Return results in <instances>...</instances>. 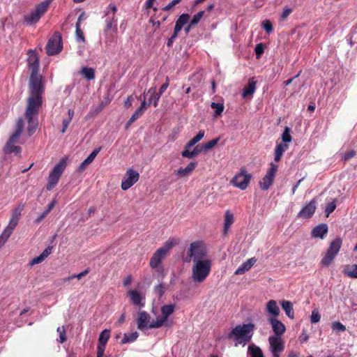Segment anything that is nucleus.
Listing matches in <instances>:
<instances>
[{
	"mask_svg": "<svg viewBox=\"0 0 357 357\" xmlns=\"http://www.w3.org/2000/svg\"><path fill=\"white\" fill-rule=\"evenodd\" d=\"M27 54V65L31 75L29 81V95L26 100L24 116L28 123L27 132L31 136L38 126V114L43 102L45 86L43 76L38 73L40 62L36 50H29Z\"/></svg>",
	"mask_w": 357,
	"mask_h": 357,
	"instance_id": "obj_1",
	"label": "nucleus"
},
{
	"mask_svg": "<svg viewBox=\"0 0 357 357\" xmlns=\"http://www.w3.org/2000/svg\"><path fill=\"white\" fill-rule=\"evenodd\" d=\"M255 329V325L252 323L238 325L228 334V338H233L236 344L245 346L251 341Z\"/></svg>",
	"mask_w": 357,
	"mask_h": 357,
	"instance_id": "obj_2",
	"label": "nucleus"
},
{
	"mask_svg": "<svg viewBox=\"0 0 357 357\" xmlns=\"http://www.w3.org/2000/svg\"><path fill=\"white\" fill-rule=\"evenodd\" d=\"M211 261L210 259L199 260L194 262L192 268V279L195 282H203L210 274Z\"/></svg>",
	"mask_w": 357,
	"mask_h": 357,
	"instance_id": "obj_3",
	"label": "nucleus"
},
{
	"mask_svg": "<svg viewBox=\"0 0 357 357\" xmlns=\"http://www.w3.org/2000/svg\"><path fill=\"white\" fill-rule=\"evenodd\" d=\"M116 12L117 7L114 3H109L104 11L105 14L103 18L105 24L104 33L105 35H107L109 31H112L115 33L117 31Z\"/></svg>",
	"mask_w": 357,
	"mask_h": 357,
	"instance_id": "obj_4",
	"label": "nucleus"
},
{
	"mask_svg": "<svg viewBox=\"0 0 357 357\" xmlns=\"http://www.w3.org/2000/svg\"><path fill=\"white\" fill-rule=\"evenodd\" d=\"M67 167V158H63L54 166L50 172L48 181L46 185V189L48 191L52 190L58 183L59 178Z\"/></svg>",
	"mask_w": 357,
	"mask_h": 357,
	"instance_id": "obj_5",
	"label": "nucleus"
},
{
	"mask_svg": "<svg viewBox=\"0 0 357 357\" xmlns=\"http://www.w3.org/2000/svg\"><path fill=\"white\" fill-rule=\"evenodd\" d=\"M206 252L199 241H195L190 243L187 255L184 258L185 262L199 261V260H205Z\"/></svg>",
	"mask_w": 357,
	"mask_h": 357,
	"instance_id": "obj_6",
	"label": "nucleus"
},
{
	"mask_svg": "<svg viewBox=\"0 0 357 357\" xmlns=\"http://www.w3.org/2000/svg\"><path fill=\"white\" fill-rule=\"evenodd\" d=\"M342 243V241L340 237H337L330 243L325 255L324 256L321 261V264L323 266L328 267L331 264V263L338 254Z\"/></svg>",
	"mask_w": 357,
	"mask_h": 357,
	"instance_id": "obj_7",
	"label": "nucleus"
},
{
	"mask_svg": "<svg viewBox=\"0 0 357 357\" xmlns=\"http://www.w3.org/2000/svg\"><path fill=\"white\" fill-rule=\"evenodd\" d=\"M174 245L175 242L174 239H169L166 241L164 245L158 249L153 255L149 263L150 266L152 268H158L161 264L162 259Z\"/></svg>",
	"mask_w": 357,
	"mask_h": 357,
	"instance_id": "obj_8",
	"label": "nucleus"
},
{
	"mask_svg": "<svg viewBox=\"0 0 357 357\" xmlns=\"http://www.w3.org/2000/svg\"><path fill=\"white\" fill-rule=\"evenodd\" d=\"M252 177V174L248 173L245 167H241L239 172L230 181V183L233 186L244 190L248 187Z\"/></svg>",
	"mask_w": 357,
	"mask_h": 357,
	"instance_id": "obj_9",
	"label": "nucleus"
},
{
	"mask_svg": "<svg viewBox=\"0 0 357 357\" xmlns=\"http://www.w3.org/2000/svg\"><path fill=\"white\" fill-rule=\"evenodd\" d=\"M62 38L59 32L53 34L52 37L49 39L46 45V53L49 56L55 55L62 50Z\"/></svg>",
	"mask_w": 357,
	"mask_h": 357,
	"instance_id": "obj_10",
	"label": "nucleus"
},
{
	"mask_svg": "<svg viewBox=\"0 0 357 357\" xmlns=\"http://www.w3.org/2000/svg\"><path fill=\"white\" fill-rule=\"evenodd\" d=\"M175 310L174 304L164 305L161 307L162 316L157 318L155 321H152L149 327L151 328H158L162 326L167 321V318L173 314Z\"/></svg>",
	"mask_w": 357,
	"mask_h": 357,
	"instance_id": "obj_11",
	"label": "nucleus"
},
{
	"mask_svg": "<svg viewBox=\"0 0 357 357\" xmlns=\"http://www.w3.org/2000/svg\"><path fill=\"white\" fill-rule=\"evenodd\" d=\"M139 179V174L132 168H129L125 173L121 184L123 190H127L135 184Z\"/></svg>",
	"mask_w": 357,
	"mask_h": 357,
	"instance_id": "obj_12",
	"label": "nucleus"
},
{
	"mask_svg": "<svg viewBox=\"0 0 357 357\" xmlns=\"http://www.w3.org/2000/svg\"><path fill=\"white\" fill-rule=\"evenodd\" d=\"M270 351L273 357H280V354L284 350V342L281 337L270 336L268 337Z\"/></svg>",
	"mask_w": 357,
	"mask_h": 357,
	"instance_id": "obj_13",
	"label": "nucleus"
},
{
	"mask_svg": "<svg viewBox=\"0 0 357 357\" xmlns=\"http://www.w3.org/2000/svg\"><path fill=\"white\" fill-rule=\"evenodd\" d=\"M18 140L19 138L11 135L3 148V153L5 154H10L14 153L16 155L20 157L22 148L20 146L15 145Z\"/></svg>",
	"mask_w": 357,
	"mask_h": 357,
	"instance_id": "obj_14",
	"label": "nucleus"
},
{
	"mask_svg": "<svg viewBox=\"0 0 357 357\" xmlns=\"http://www.w3.org/2000/svg\"><path fill=\"white\" fill-rule=\"evenodd\" d=\"M268 322L271 325L272 330L275 333L274 336L281 337L286 331L284 324L277 318L270 317Z\"/></svg>",
	"mask_w": 357,
	"mask_h": 357,
	"instance_id": "obj_15",
	"label": "nucleus"
},
{
	"mask_svg": "<svg viewBox=\"0 0 357 357\" xmlns=\"http://www.w3.org/2000/svg\"><path fill=\"white\" fill-rule=\"evenodd\" d=\"M315 210L316 201L313 199L299 211L298 217L301 218H310L314 215Z\"/></svg>",
	"mask_w": 357,
	"mask_h": 357,
	"instance_id": "obj_16",
	"label": "nucleus"
},
{
	"mask_svg": "<svg viewBox=\"0 0 357 357\" xmlns=\"http://www.w3.org/2000/svg\"><path fill=\"white\" fill-rule=\"evenodd\" d=\"M151 317L146 311H141L139 313V317L137 319V328L139 330H144L145 328H151L149 327L152 322H150Z\"/></svg>",
	"mask_w": 357,
	"mask_h": 357,
	"instance_id": "obj_17",
	"label": "nucleus"
},
{
	"mask_svg": "<svg viewBox=\"0 0 357 357\" xmlns=\"http://www.w3.org/2000/svg\"><path fill=\"white\" fill-rule=\"evenodd\" d=\"M147 103L145 98L142 101L140 107L132 114L130 119L128 120L126 127L130 126L132 123L139 119L145 112L147 109Z\"/></svg>",
	"mask_w": 357,
	"mask_h": 357,
	"instance_id": "obj_18",
	"label": "nucleus"
},
{
	"mask_svg": "<svg viewBox=\"0 0 357 357\" xmlns=\"http://www.w3.org/2000/svg\"><path fill=\"white\" fill-rule=\"evenodd\" d=\"M196 167V162H190L185 168L180 167L175 174L178 178H184L190 175Z\"/></svg>",
	"mask_w": 357,
	"mask_h": 357,
	"instance_id": "obj_19",
	"label": "nucleus"
},
{
	"mask_svg": "<svg viewBox=\"0 0 357 357\" xmlns=\"http://www.w3.org/2000/svg\"><path fill=\"white\" fill-rule=\"evenodd\" d=\"M128 294L129 295L130 301L133 305L139 307H144V297L139 291L136 289H132L128 291Z\"/></svg>",
	"mask_w": 357,
	"mask_h": 357,
	"instance_id": "obj_20",
	"label": "nucleus"
},
{
	"mask_svg": "<svg viewBox=\"0 0 357 357\" xmlns=\"http://www.w3.org/2000/svg\"><path fill=\"white\" fill-rule=\"evenodd\" d=\"M328 232V226L326 224H320L316 226L312 231L311 235L314 238L323 239Z\"/></svg>",
	"mask_w": 357,
	"mask_h": 357,
	"instance_id": "obj_21",
	"label": "nucleus"
},
{
	"mask_svg": "<svg viewBox=\"0 0 357 357\" xmlns=\"http://www.w3.org/2000/svg\"><path fill=\"white\" fill-rule=\"evenodd\" d=\"M257 259L252 257L243 262L235 271V275H241L249 271L252 266L256 263Z\"/></svg>",
	"mask_w": 357,
	"mask_h": 357,
	"instance_id": "obj_22",
	"label": "nucleus"
},
{
	"mask_svg": "<svg viewBox=\"0 0 357 357\" xmlns=\"http://www.w3.org/2000/svg\"><path fill=\"white\" fill-rule=\"evenodd\" d=\"M256 85L257 81L255 80V78H250L248 85L243 90L242 96L246 98L249 96H252L256 91Z\"/></svg>",
	"mask_w": 357,
	"mask_h": 357,
	"instance_id": "obj_23",
	"label": "nucleus"
},
{
	"mask_svg": "<svg viewBox=\"0 0 357 357\" xmlns=\"http://www.w3.org/2000/svg\"><path fill=\"white\" fill-rule=\"evenodd\" d=\"M266 310L271 317L277 318L280 315V308L275 300H270L266 303Z\"/></svg>",
	"mask_w": 357,
	"mask_h": 357,
	"instance_id": "obj_24",
	"label": "nucleus"
},
{
	"mask_svg": "<svg viewBox=\"0 0 357 357\" xmlns=\"http://www.w3.org/2000/svg\"><path fill=\"white\" fill-rule=\"evenodd\" d=\"M190 20V15L188 13H183L181 14L177 20L176 21V24L174 29V31L175 32L179 33L182 28L187 24V22Z\"/></svg>",
	"mask_w": 357,
	"mask_h": 357,
	"instance_id": "obj_25",
	"label": "nucleus"
},
{
	"mask_svg": "<svg viewBox=\"0 0 357 357\" xmlns=\"http://www.w3.org/2000/svg\"><path fill=\"white\" fill-rule=\"evenodd\" d=\"M52 248L50 246L46 248L38 257L33 258L29 262V265L32 266L33 265L43 262L52 253Z\"/></svg>",
	"mask_w": 357,
	"mask_h": 357,
	"instance_id": "obj_26",
	"label": "nucleus"
},
{
	"mask_svg": "<svg viewBox=\"0 0 357 357\" xmlns=\"http://www.w3.org/2000/svg\"><path fill=\"white\" fill-rule=\"evenodd\" d=\"M288 148L289 145L287 144H278L274 151V160L277 162H279L281 160L283 153L288 149Z\"/></svg>",
	"mask_w": 357,
	"mask_h": 357,
	"instance_id": "obj_27",
	"label": "nucleus"
},
{
	"mask_svg": "<svg viewBox=\"0 0 357 357\" xmlns=\"http://www.w3.org/2000/svg\"><path fill=\"white\" fill-rule=\"evenodd\" d=\"M248 354L250 355V357H264L261 349L255 344H251L248 346Z\"/></svg>",
	"mask_w": 357,
	"mask_h": 357,
	"instance_id": "obj_28",
	"label": "nucleus"
},
{
	"mask_svg": "<svg viewBox=\"0 0 357 357\" xmlns=\"http://www.w3.org/2000/svg\"><path fill=\"white\" fill-rule=\"evenodd\" d=\"M282 308L285 312L287 316L293 319L294 318V312L293 309L292 303L288 301H283L281 303Z\"/></svg>",
	"mask_w": 357,
	"mask_h": 357,
	"instance_id": "obj_29",
	"label": "nucleus"
},
{
	"mask_svg": "<svg viewBox=\"0 0 357 357\" xmlns=\"http://www.w3.org/2000/svg\"><path fill=\"white\" fill-rule=\"evenodd\" d=\"M234 214L230 212V211L227 210L225 214V221H224V231L226 234L227 230L234 223Z\"/></svg>",
	"mask_w": 357,
	"mask_h": 357,
	"instance_id": "obj_30",
	"label": "nucleus"
},
{
	"mask_svg": "<svg viewBox=\"0 0 357 357\" xmlns=\"http://www.w3.org/2000/svg\"><path fill=\"white\" fill-rule=\"evenodd\" d=\"M344 274L351 278L357 279V264L348 265L343 270Z\"/></svg>",
	"mask_w": 357,
	"mask_h": 357,
	"instance_id": "obj_31",
	"label": "nucleus"
},
{
	"mask_svg": "<svg viewBox=\"0 0 357 357\" xmlns=\"http://www.w3.org/2000/svg\"><path fill=\"white\" fill-rule=\"evenodd\" d=\"M52 0H45L43 2L39 3L35 9V11L41 17L47 10Z\"/></svg>",
	"mask_w": 357,
	"mask_h": 357,
	"instance_id": "obj_32",
	"label": "nucleus"
},
{
	"mask_svg": "<svg viewBox=\"0 0 357 357\" xmlns=\"http://www.w3.org/2000/svg\"><path fill=\"white\" fill-rule=\"evenodd\" d=\"M40 19V17L35 10L24 16V22L28 24H36Z\"/></svg>",
	"mask_w": 357,
	"mask_h": 357,
	"instance_id": "obj_33",
	"label": "nucleus"
},
{
	"mask_svg": "<svg viewBox=\"0 0 357 357\" xmlns=\"http://www.w3.org/2000/svg\"><path fill=\"white\" fill-rule=\"evenodd\" d=\"M204 131L201 130L199 131V132L197 134L196 136H195L193 138H192L185 146L186 149H190L192 146H193L195 144L199 142L204 136Z\"/></svg>",
	"mask_w": 357,
	"mask_h": 357,
	"instance_id": "obj_34",
	"label": "nucleus"
},
{
	"mask_svg": "<svg viewBox=\"0 0 357 357\" xmlns=\"http://www.w3.org/2000/svg\"><path fill=\"white\" fill-rule=\"evenodd\" d=\"M81 74L87 80H92L95 78V70L92 68H82Z\"/></svg>",
	"mask_w": 357,
	"mask_h": 357,
	"instance_id": "obj_35",
	"label": "nucleus"
},
{
	"mask_svg": "<svg viewBox=\"0 0 357 357\" xmlns=\"http://www.w3.org/2000/svg\"><path fill=\"white\" fill-rule=\"evenodd\" d=\"M202 149H199L197 146L195 147L192 151H190L189 149H186L185 147V149L181 153V155L184 158L191 159L199 155Z\"/></svg>",
	"mask_w": 357,
	"mask_h": 357,
	"instance_id": "obj_36",
	"label": "nucleus"
},
{
	"mask_svg": "<svg viewBox=\"0 0 357 357\" xmlns=\"http://www.w3.org/2000/svg\"><path fill=\"white\" fill-rule=\"evenodd\" d=\"M168 86H169V77H167L166 82L160 86V88L159 89V92L157 93V95H154V98H155V102L153 103L154 107H157L158 102L159 101V99H160L161 95L166 91V89L168 88Z\"/></svg>",
	"mask_w": 357,
	"mask_h": 357,
	"instance_id": "obj_37",
	"label": "nucleus"
},
{
	"mask_svg": "<svg viewBox=\"0 0 357 357\" xmlns=\"http://www.w3.org/2000/svg\"><path fill=\"white\" fill-rule=\"evenodd\" d=\"M274 179L265 175L259 182V186L263 190H267L273 183Z\"/></svg>",
	"mask_w": 357,
	"mask_h": 357,
	"instance_id": "obj_38",
	"label": "nucleus"
},
{
	"mask_svg": "<svg viewBox=\"0 0 357 357\" xmlns=\"http://www.w3.org/2000/svg\"><path fill=\"white\" fill-rule=\"evenodd\" d=\"M24 124L22 118H19L17 121L16 128L15 132L11 135L15 137L20 138L23 130H24Z\"/></svg>",
	"mask_w": 357,
	"mask_h": 357,
	"instance_id": "obj_39",
	"label": "nucleus"
},
{
	"mask_svg": "<svg viewBox=\"0 0 357 357\" xmlns=\"http://www.w3.org/2000/svg\"><path fill=\"white\" fill-rule=\"evenodd\" d=\"M211 107L214 109L213 116L215 117H218L221 116L222 113L224 111L225 106L222 103L220 102H212L211 104Z\"/></svg>",
	"mask_w": 357,
	"mask_h": 357,
	"instance_id": "obj_40",
	"label": "nucleus"
},
{
	"mask_svg": "<svg viewBox=\"0 0 357 357\" xmlns=\"http://www.w3.org/2000/svg\"><path fill=\"white\" fill-rule=\"evenodd\" d=\"M110 337V331L107 329L103 330L98 338V344H107Z\"/></svg>",
	"mask_w": 357,
	"mask_h": 357,
	"instance_id": "obj_41",
	"label": "nucleus"
},
{
	"mask_svg": "<svg viewBox=\"0 0 357 357\" xmlns=\"http://www.w3.org/2000/svg\"><path fill=\"white\" fill-rule=\"evenodd\" d=\"M138 337L137 332L132 333L129 335L125 334L121 340V344H126L134 342Z\"/></svg>",
	"mask_w": 357,
	"mask_h": 357,
	"instance_id": "obj_42",
	"label": "nucleus"
},
{
	"mask_svg": "<svg viewBox=\"0 0 357 357\" xmlns=\"http://www.w3.org/2000/svg\"><path fill=\"white\" fill-rule=\"evenodd\" d=\"M18 222H19V220H17L16 218H10L8 225L6 227V228L4 230L12 234L13 230L17 227Z\"/></svg>",
	"mask_w": 357,
	"mask_h": 357,
	"instance_id": "obj_43",
	"label": "nucleus"
},
{
	"mask_svg": "<svg viewBox=\"0 0 357 357\" xmlns=\"http://www.w3.org/2000/svg\"><path fill=\"white\" fill-rule=\"evenodd\" d=\"M290 128L288 127H285L282 134V139L284 144L289 143L292 140V137L290 135Z\"/></svg>",
	"mask_w": 357,
	"mask_h": 357,
	"instance_id": "obj_44",
	"label": "nucleus"
},
{
	"mask_svg": "<svg viewBox=\"0 0 357 357\" xmlns=\"http://www.w3.org/2000/svg\"><path fill=\"white\" fill-rule=\"evenodd\" d=\"M336 208V199H333V202L328 203L325 208V213L326 217L333 213Z\"/></svg>",
	"mask_w": 357,
	"mask_h": 357,
	"instance_id": "obj_45",
	"label": "nucleus"
},
{
	"mask_svg": "<svg viewBox=\"0 0 357 357\" xmlns=\"http://www.w3.org/2000/svg\"><path fill=\"white\" fill-rule=\"evenodd\" d=\"M219 140H220L219 137L213 139L212 140L203 144L201 149L204 150V151H208V150L212 149L213 147H214L218 144Z\"/></svg>",
	"mask_w": 357,
	"mask_h": 357,
	"instance_id": "obj_46",
	"label": "nucleus"
},
{
	"mask_svg": "<svg viewBox=\"0 0 357 357\" xmlns=\"http://www.w3.org/2000/svg\"><path fill=\"white\" fill-rule=\"evenodd\" d=\"M269 165H270V167H269L266 175L268 176V177H271L272 178L274 179V177L276 174L278 167L277 165L274 164L273 162H271Z\"/></svg>",
	"mask_w": 357,
	"mask_h": 357,
	"instance_id": "obj_47",
	"label": "nucleus"
},
{
	"mask_svg": "<svg viewBox=\"0 0 357 357\" xmlns=\"http://www.w3.org/2000/svg\"><path fill=\"white\" fill-rule=\"evenodd\" d=\"M269 165H270V167H269L266 175L268 176V177H271L272 178L274 179V177L276 174L278 167L277 165L274 164L273 162H271Z\"/></svg>",
	"mask_w": 357,
	"mask_h": 357,
	"instance_id": "obj_48",
	"label": "nucleus"
},
{
	"mask_svg": "<svg viewBox=\"0 0 357 357\" xmlns=\"http://www.w3.org/2000/svg\"><path fill=\"white\" fill-rule=\"evenodd\" d=\"M332 330L337 333L344 332L346 331V327L340 321H334L331 326Z\"/></svg>",
	"mask_w": 357,
	"mask_h": 357,
	"instance_id": "obj_49",
	"label": "nucleus"
},
{
	"mask_svg": "<svg viewBox=\"0 0 357 357\" xmlns=\"http://www.w3.org/2000/svg\"><path fill=\"white\" fill-rule=\"evenodd\" d=\"M204 15V11L202 10L195 14L192 19L190 21L191 22V25H194L195 26L200 22L201 19L203 17Z\"/></svg>",
	"mask_w": 357,
	"mask_h": 357,
	"instance_id": "obj_50",
	"label": "nucleus"
},
{
	"mask_svg": "<svg viewBox=\"0 0 357 357\" xmlns=\"http://www.w3.org/2000/svg\"><path fill=\"white\" fill-rule=\"evenodd\" d=\"M76 38L77 40H80L82 42H85V37L84 36V33L81 29L80 25L76 24V30H75Z\"/></svg>",
	"mask_w": 357,
	"mask_h": 357,
	"instance_id": "obj_51",
	"label": "nucleus"
},
{
	"mask_svg": "<svg viewBox=\"0 0 357 357\" xmlns=\"http://www.w3.org/2000/svg\"><path fill=\"white\" fill-rule=\"evenodd\" d=\"M264 49L265 47L263 43H259L255 46V52L257 59H259L261 56L264 52Z\"/></svg>",
	"mask_w": 357,
	"mask_h": 357,
	"instance_id": "obj_52",
	"label": "nucleus"
},
{
	"mask_svg": "<svg viewBox=\"0 0 357 357\" xmlns=\"http://www.w3.org/2000/svg\"><path fill=\"white\" fill-rule=\"evenodd\" d=\"M356 155V151L355 150H351L349 151H346L342 153V159L344 162L349 160L352 158H354Z\"/></svg>",
	"mask_w": 357,
	"mask_h": 357,
	"instance_id": "obj_53",
	"label": "nucleus"
},
{
	"mask_svg": "<svg viewBox=\"0 0 357 357\" xmlns=\"http://www.w3.org/2000/svg\"><path fill=\"white\" fill-rule=\"evenodd\" d=\"M263 29L268 33H270L273 31V27L272 23L268 20H266L262 22L261 24Z\"/></svg>",
	"mask_w": 357,
	"mask_h": 357,
	"instance_id": "obj_54",
	"label": "nucleus"
},
{
	"mask_svg": "<svg viewBox=\"0 0 357 357\" xmlns=\"http://www.w3.org/2000/svg\"><path fill=\"white\" fill-rule=\"evenodd\" d=\"M101 147L96 148L94 149L91 154L86 158L89 163H91L93 160L95 159L96 155L98 154V153L100 151Z\"/></svg>",
	"mask_w": 357,
	"mask_h": 357,
	"instance_id": "obj_55",
	"label": "nucleus"
},
{
	"mask_svg": "<svg viewBox=\"0 0 357 357\" xmlns=\"http://www.w3.org/2000/svg\"><path fill=\"white\" fill-rule=\"evenodd\" d=\"M321 315L319 312L317 310H313L311 315V323L316 324L320 321Z\"/></svg>",
	"mask_w": 357,
	"mask_h": 357,
	"instance_id": "obj_56",
	"label": "nucleus"
},
{
	"mask_svg": "<svg viewBox=\"0 0 357 357\" xmlns=\"http://www.w3.org/2000/svg\"><path fill=\"white\" fill-rule=\"evenodd\" d=\"M57 331L59 333L60 342L63 343L64 342L66 341L67 339L64 327H59L57 328Z\"/></svg>",
	"mask_w": 357,
	"mask_h": 357,
	"instance_id": "obj_57",
	"label": "nucleus"
},
{
	"mask_svg": "<svg viewBox=\"0 0 357 357\" xmlns=\"http://www.w3.org/2000/svg\"><path fill=\"white\" fill-rule=\"evenodd\" d=\"M155 293L158 295L159 297H161L165 293V287L162 284H159L156 285L154 288Z\"/></svg>",
	"mask_w": 357,
	"mask_h": 357,
	"instance_id": "obj_58",
	"label": "nucleus"
},
{
	"mask_svg": "<svg viewBox=\"0 0 357 357\" xmlns=\"http://www.w3.org/2000/svg\"><path fill=\"white\" fill-rule=\"evenodd\" d=\"M106 344H98L97 346V357H103Z\"/></svg>",
	"mask_w": 357,
	"mask_h": 357,
	"instance_id": "obj_59",
	"label": "nucleus"
},
{
	"mask_svg": "<svg viewBox=\"0 0 357 357\" xmlns=\"http://www.w3.org/2000/svg\"><path fill=\"white\" fill-rule=\"evenodd\" d=\"M291 12H292L291 8H285L281 14V16H280L281 20H282V21L285 20L287 18V17L291 13Z\"/></svg>",
	"mask_w": 357,
	"mask_h": 357,
	"instance_id": "obj_60",
	"label": "nucleus"
},
{
	"mask_svg": "<svg viewBox=\"0 0 357 357\" xmlns=\"http://www.w3.org/2000/svg\"><path fill=\"white\" fill-rule=\"evenodd\" d=\"M178 32H175V31H174L173 34L172 35V36L167 40V46L168 47H172L173 43H174V40L178 37Z\"/></svg>",
	"mask_w": 357,
	"mask_h": 357,
	"instance_id": "obj_61",
	"label": "nucleus"
},
{
	"mask_svg": "<svg viewBox=\"0 0 357 357\" xmlns=\"http://www.w3.org/2000/svg\"><path fill=\"white\" fill-rule=\"evenodd\" d=\"M11 234L8 233V231L3 230L1 235L0 236V241L3 242L4 244L8 241L9 237L10 236Z\"/></svg>",
	"mask_w": 357,
	"mask_h": 357,
	"instance_id": "obj_62",
	"label": "nucleus"
},
{
	"mask_svg": "<svg viewBox=\"0 0 357 357\" xmlns=\"http://www.w3.org/2000/svg\"><path fill=\"white\" fill-rule=\"evenodd\" d=\"M90 272V268H87L84 271L81 272L79 274H74L75 278H77L78 280H80L83 277H85L86 275H88Z\"/></svg>",
	"mask_w": 357,
	"mask_h": 357,
	"instance_id": "obj_63",
	"label": "nucleus"
},
{
	"mask_svg": "<svg viewBox=\"0 0 357 357\" xmlns=\"http://www.w3.org/2000/svg\"><path fill=\"white\" fill-rule=\"evenodd\" d=\"M71 121L72 120L70 119H69V118L65 119L63 120V123H62L63 128L61 130V132L62 133H64L66 131V130H67L68 126L70 125Z\"/></svg>",
	"mask_w": 357,
	"mask_h": 357,
	"instance_id": "obj_64",
	"label": "nucleus"
}]
</instances>
